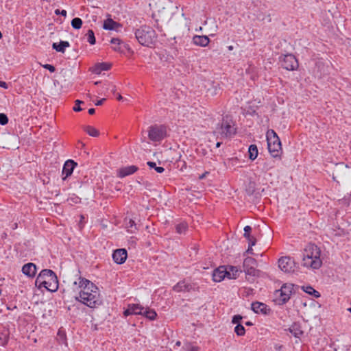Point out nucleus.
Returning a JSON list of instances; mask_svg holds the SVG:
<instances>
[{
	"label": "nucleus",
	"mask_w": 351,
	"mask_h": 351,
	"mask_svg": "<svg viewBox=\"0 0 351 351\" xmlns=\"http://www.w3.org/2000/svg\"><path fill=\"white\" fill-rule=\"evenodd\" d=\"M80 221L79 222V226L80 228H82L84 226L83 219H84V217L83 215L80 216Z\"/></svg>",
	"instance_id": "46"
},
{
	"label": "nucleus",
	"mask_w": 351,
	"mask_h": 351,
	"mask_svg": "<svg viewBox=\"0 0 351 351\" xmlns=\"http://www.w3.org/2000/svg\"><path fill=\"white\" fill-rule=\"evenodd\" d=\"M112 92L113 93H115V92H116V86H113V88H112Z\"/></svg>",
	"instance_id": "54"
},
{
	"label": "nucleus",
	"mask_w": 351,
	"mask_h": 351,
	"mask_svg": "<svg viewBox=\"0 0 351 351\" xmlns=\"http://www.w3.org/2000/svg\"><path fill=\"white\" fill-rule=\"evenodd\" d=\"M86 36H87V41L90 44V45H94L95 44V42H96V40H95V34H94V32L92 30V29H89L88 30Z\"/></svg>",
	"instance_id": "35"
},
{
	"label": "nucleus",
	"mask_w": 351,
	"mask_h": 351,
	"mask_svg": "<svg viewBox=\"0 0 351 351\" xmlns=\"http://www.w3.org/2000/svg\"><path fill=\"white\" fill-rule=\"evenodd\" d=\"M320 255L319 247L315 244L308 243L304 250L302 265L313 269H319L322 265Z\"/></svg>",
	"instance_id": "1"
},
{
	"label": "nucleus",
	"mask_w": 351,
	"mask_h": 351,
	"mask_svg": "<svg viewBox=\"0 0 351 351\" xmlns=\"http://www.w3.org/2000/svg\"><path fill=\"white\" fill-rule=\"evenodd\" d=\"M35 285L38 289L44 287L49 291L55 292L58 289L57 276L51 269H43L37 276Z\"/></svg>",
	"instance_id": "2"
},
{
	"label": "nucleus",
	"mask_w": 351,
	"mask_h": 351,
	"mask_svg": "<svg viewBox=\"0 0 351 351\" xmlns=\"http://www.w3.org/2000/svg\"><path fill=\"white\" fill-rule=\"evenodd\" d=\"M110 43L114 45V47H113V49L114 51L123 52V51L121 50V45H123V43L120 39L113 38L111 39Z\"/></svg>",
	"instance_id": "30"
},
{
	"label": "nucleus",
	"mask_w": 351,
	"mask_h": 351,
	"mask_svg": "<svg viewBox=\"0 0 351 351\" xmlns=\"http://www.w3.org/2000/svg\"><path fill=\"white\" fill-rule=\"evenodd\" d=\"M127 256V251L123 248L117 249L114 250L112 254V258L114 261L117 264H123L125 263Z\"/></svg>",
	"instance_id": "15"
},
{
	"label": "nucleus",
	"mask_w": 351,
	"mask_h": 351,
	"mask_svg": "<svg viewBox=\"0 0 351 351\" xmlns=\"http://www.w3.org/2000/svg\"><path fill=\"white\" fill-rule=\"evenodd\" d=\"M0 87H2L5 89L8 88V84L5 82L0 81Z\"/></svg>",
	"instance_id": "47"
},
{
	"label": "nucleus",
	"mask_w": 351,
	"mask_h": 351,
	"mask_svg": "<svg viewBox=\"0 0 351 351\" xmlns=\"http://www.w3.org/2000/svg\"><path fill=\"white\" fill-rule=\"evenodd\" d=\"M105 100H106V99H105V98H103V99H100V100H98V101L95 103V105H96V106H101V105H102V104L104 103V101Z\"/></svg>",
	"instance_id": "48"
},
{
	"label": "nucleus",
	"mask_w": 351,
	"mask_h": 351,
	"mask_svg": "<svg viewBox=\"0 0 351 351\" xmlns=\"http://www.w3.org/2000/svg\"><path fill=\"white\" fill-rule=\"evenodd\" d=\"M188 225L186 222H182L176 226V232L178 234H182L185 233V232L187 230Z\"/></svg>",
	"instance_id": "34"
},
{
	"label": "nucleus",
	"mask_w": 351,
	"mask_h": 351,
	"mask_svg": "<svg viewBox=\"0 0 351 351\" xmlns=\"http://www.w3.org/2000/svg\"><path fill=\"white\" fill-rule=\"evenodd\" d=\"M302 288L304 292L309 295H313L316 298L320 297V293L311 286L302 287Z\"/></svg>",
	"instance_id": "29"
},
{
	"label": "nucleus",
	"mask_w": 351,
	"mask_h": 351,
	"mask_svg": "<svg viewBox=\"0 0 351 351\" xmlns=\"http://www.w3.org/2000/svg\"><path fill=\"white\" fill-rule=\"evenodd\" d=\"M79 282L75 281L73 284L75 285H78V287L82 289L80 291L87 292V293H93L95 291H99L98 287L90 280L82 278L81 276L78 278Z\"/></svg>",
	"instance_id": "12"
},
{
	"label": "nucleus",
	"mask_w": 351,
	"mask_h": 351,
	"mask_svg": "<svg viewBox=\"0 0 351 351\" xmlns=\"http://www.w3.org/2000/svg\"><path fill=\"white\" fill-rule=\"evenodd\" d=\"M117 99L121 101L123 99V97L120 95V94H118L117 95Z\"/></svg>",
	"instance_id": "53"
},
{
	"label": "nucleus",
	"mask_w": 351,
	"mask_h": 351,
	"mask_svg": "<svg viewBox=\"0 0 351 351\" xmlns=\"http://www.w3.org/2000/svg\"><path fill=\"white\" fill-rule=\"evenodd\" d=\"M121 27V25L114 21L112 19H108L104 21L103 28L106 30H113Z\"/></svg>",
	"instance_id": "23"
},
{
	"label": "nucleus",
	"mask_w": 351,
	"mask_h": 351,
	"mask_svg": "<svg viewBox=\"0 0 351 351\" xmlns=\"http://www.w3.org/2000/svg\"><path fill=\"white\" fill-rule=\"evenodd\" d=\"M43 67L45 69L49 70L51 73L54 72L56 70L55 67L53 65L49 64H46L43 65Z\"/></svg>",
	"instance_id": "43"
},
{
	"label": "nucleus",
	"mask_w": 351,
	"mask_h": 351,
	"mask_svg": "<svg viewBox=\"0 0 351 351\" xmlns=\"http://www.w3.org/2000/svg\"><path fill=\"white\" fill-rule=\"evenodd\" d=\"M75 102V106L73 107V110H74L75 112H80V111L82 110V108L80 107V105L81 104H82V103H83V101H81V100L77 99V100H76Z\"/></svg>",
	"instance_id": "41"
},
{
	"label": "nucleus",
	"mask_w": 351,
	"mask_h": 351,
	"mask_svg": "<svg viewBox=\"0 0 351 351\" xmlns=\"http://www.w3.org/2000/svg\"><path fill=\"white\" fill-rule=\"evenodd\" d=\"M256 243V240H252L251 243H249L248 248L246 250V253L254 254L252 246L255 245Z\"/></svg>",
	"instance_id": "42"
},
{
	"label": "nucleus",
	"mask_w": 351,
	"mask_h": 351,
	"mask_svg": "<svg viewBox=\"0 0 351 351\" xmlns=\"http://www.w3.org/2000/svg\"><path fill=\"white\" fill-rule=\"evenodd\" d=\"M77 165V162H75L73 160H68L65 162L63 169H62V175L64 177L62 178V180H66V178L70 176L73 171L74 168Z\"/></svg>",
	"instance_id": "14"
},
{
	"label": "nucleus",
	"mask_w": 351,
	"mask_h": 351,
	"mask_svg": "<svg viewBox=\"0 0 351 351\" xmlns=\"http://www.w3.org/2000/svg\"><path fill=\"white\" fill-rule=\"evenodd\" d=\"M257 266L256 260L252 257H247L243 261V269L246 275L256 276L259 271L256 269Z\"/></svg>",
	"instance_id": "10"
},
{
	"label": "nucleus",
	"mask_w": 351,
	"mask_h": 351,
	"mask_svg": "<svg viewBox=\"0 0 351 351\" xmlns=\"http://www.w3.org/2000/svg\"><path fill=\"white\" fill-rule=\"evenodd\" d=\"M138 170V167L135 165H130L121 167L118 170V176L120 178H124L135 173Z\"/></svg>",
	"instance_id": "18"
},
{
	"label": "nucleus",
	"mask_w": 351,
	"mask_h": 351,
	"mask_svg": "<svg viewBox=\"0 0 351 351\" xmlns=\"http://www.w3.org/2000/svg\"><path fill=\"white\" fill-rule=\"evenodd\" d=\"M143 310L144 307L138 304H129L127 309L123 312V314L125 316L130 315H141Z\"/></svg>",
	"instance_id": "16"
},
{
	"label": "nucleus",
	"mask_w": 351,
	"mask_h": 351,
	"mask_svg": "<svg viewBox=\"0 0 351 351\" xmlns=\"http://www.w3.org/2000/svg\"><path fill=\"white\" fill-rule=\"evenodd\" d=\"M84 130L88 135L91 136L97 137L99 135V132L93 126H84Z\"/></svg>",
	"instance_id": "28"
},
{
	"label": "nucleus",
	"mask_w": 351,
	"mask_h": 351,
	"mask_svg": "<svg viewBox=\"0 0 351 351\" xmlns=\"http://www.w3.org/2000/svg\"><path fill=\"white\" fill-rule=\"evenodd\" d=\"M280 59L282 67L288 71H293L298 66V60L292 54L285 55Z\"/></svg>",
	"instance_id": "11"
},
{
	"label": "nucleus",
	"mask_w": 351,
	"mask_h": 351,
	"mask_svg": "<svg viewBox=\"0 0 351 351\" xmlns=\"http://www.w3.org/2000/svg\"><path fill=\"white\" fill-rule=\"evenodd\" d=\"M252 230V228L250 226H246L244 228V237L247 239L249 243L252 242V240H256L254 237L251 236L250 232Z\"/></svg>",
	"instance_id": "32"
},
{
	"label": "nucleus",
	"mask_w": 351,
	"mask_h": 351,
	"mask_svg": "<svg viewBox=\"0 0 351 351\" xmlns=\"http://www.w3.org/2000/svg\"><path fill=\"white\" fill-rule=\"evenodd\" d=\"M17 226H17V223H15L14 224L13 229H16V228H17Z\"/></svg>",
	"instance_id": "58"
},
{
	"label": "nucleus",
	"mask_w": 351,
	"mask_h": 351,
	"mask_svg": "<svg viewBox=\"0 0 351 351\" xmlns=\"http://www.w3.org/2000/svg\"><path fill=\"white\" fill-rule=\"evenodd\" d=\"M125 225L128 232L132 233L134 232L135 230H136V223L134 221H133L132 219H129V221L126 222Z\"/></svg>",
	"instance_id": "36"
},
{
	"label": "nucleus",
	"mask_w": 351,
	"mask_h": 351,
	"mask_svg": "<svg viewBox=\"0 0 351 351\" xmlns=\"http://www.w3.org/2000/svg\"><path fill=\"white\" fill-rule=\"evenodd\" d=\"M208 172H207V171H206V172H205L204 173H203L202 175H201V176L199 177V178L200 180H202L203 178H204L206 177V174H208Z\"/></svg>",
	"instance_id": "52"
},
{
	"label": "nucleus",
	"mask_w": 351,
	"mask_h": 351,
	"mask_svg": "<svg viewBox=\"0 0 351 351\" xmlns=\"http://www.w3.org/2000/svg\"><path fill=\"white\" fill-rule=\"evenodd\" d=\"M166 128L164 125H152L149 128L148 137L152 141L158 142L166 136Z\"/></svg>",
	"instance_id": "9"
},
{
	"label": "nucleus",
	"mask_w": 351,
	"mask_h": 351,
	"mask_svg": "<svg viewBox=\"0 0 351 351\" xmlns=\"http://www.w3.org/2000/svg\"><path fill=\"white\" fill-rule=\"evenodd\" d=\"M293 285L285 284L281 289L276 291V300L279 304H284L289 301L291 294L293 293Z\"/></svg>",
	"instance_id": "8"
},
{
	"label": "nucleus",
	"mask_w": 351,
	"mask_h": 351,
	"mask_svg": "<svg viewBox=\"0 0 351 351\" xmlns=\"http://www.w3.org/2000/svg\"><path fill=\"white\" fill-rule=\"evenodd\" d=\"M242 319V317L239 315H234L233 317H232V322L233 324H237L240 322V320Z\"/></svg>",
	"instance_id": "44"
},
{
	"label": "nucleus",
	"mask_w": 351,
	"mask_h": 351,
	"mask_svg": "<svg viewBox=\"0 0 351 351\" xmlns=\"http://www.w3.org/2000/svg\"><path fill=\"white\" fill-rule=\"evenodd\" d=\"M182 348L185 351H199V350L197 346H194L189 342L184 343Z\"/></svg>",
	"instance_id": "38"
},
{
	"label": "nucleus",
	"mask_w": 351,
	"mask_h": 351,
	"mask_svg": "<svg viewBox=\"0 0 351 351\" xmlns=\"http://www.w3.org/2000/svg\"><path fill=\"white\" fill-rule=\"evenodd\" d=\"M147 165L150 168H154L158 173H162L165 171V169L162 167H157L156 162L149 161L147 162Z\"/></svg>",
	"instance_id": "39"
},
{
	"label": "nucleus",
	"mask_w": 351,
	"mask_h": 351,
	"mask_svg": "<svg viewBox=\"0 0 351 351\" xmlns=\"http://www.w3.org/2000/svg\"><path fill=\"white\" fill-rule=\"evenodd\" d=\"M234 332L238 336H243L245 333V330L243 325L238 324L234 328Z\"/></svg>",
	"instance_id": "37"
},
{
	"label": "nucleus",
	"mask_w": 351,
	"mask_h": 351,
	"mask_svg": "<svg viewBox=\"0 0 351 351\" xmlns=\"http://www.w3.org/2000/svg\"><path fill=\"white\" fill-rule=\"evenodd\" d=\"M173 289L176 292H190L195 290V287L185 281H180L178 282L173 287Z\"/></svg>",
	"instance_id": "17"
},
{
	"label": "nucleus",
	"mask_w": 351,
	"mask_h": 351,
	"mask_svg": "<svg viewBox=\"0 0 351 351\" xmlns=\"http://www.w3.org/2000/svg\"><path fill=\"white\" fill-rule=\"evenodd\" d=\"M8 122V118L6 114L0 113V124L4 125Z\"/></svg>",
	"instance_id": "40"
},
{
	"label": "nucleus",
	"mask_w": 351,
	"mask_h": 351,
	"mask_svg": "<svg viewBox=\"0 0 351 351\" xmlns=\"http://www.w3.org/2000/svg\"><path fill=\"white\" fill-rule=\"evenodd\" d=\"M249 158L252 160H254L258 156V148L256 145H251L248 149Z\"/></svg>",
	"instance_id": "27"
},
{
	"label": "nucleus",
	"mask_w": 351,
	"mask_h": 351,
	"mask_svg": "<svg viewBox=\"0 0 351 351\" xmlns=\"http://www.w3.org/2000/svg\"><path fill=\"white\" fill-rule=\"evenodd\" d=\"M55 14L56 15H62L63 16H66V11L65 10H60L58 9L56 10H55Z\"/></svg>",
	"instance_id": "45"
},
{
	"label": "nucleus",
	"mask_w": 351,
	"mask_h": 351,
	"mask_svg": "<svg viewBox=\"0 0 351 351\" xmlns=\"http://www.w3.org/2000/svg\"><path fill=\"white\" fill-rule=\"evenodd\" d=\"M268 150L274 158L280 157L282 153L281 142L274 130H269L266 134Z\"/></svg>",
	"instance_id": "4"
},
{
	"label": "nucleus",
	"mask_w": 351,
	"mask_h": 351,
	"mask_svg": "<svg viewBox=\"0 0 351 351\" xmlns=\"http://www.w3.org/2000/svg\"><path fill=\"white\" fill-rule=\"evenodd\" d=\"M2 38V34L1 32H0V39Z\"/></svg>",
	"instance_id": "61"
},
{
	"label": "nucleus",
	"mask_w": 351,
	"mask_h": 351,
	"mask_svg": "<svg viewBox=\"0 0 351 351\" xmlns=\"http://www.w3.org/2000/svg\"><path fill=\"white\" fill-rule=\"evenodd\" d=\"M237 130L232 121L223 119L221 123H219L216 128L215 133L221 135V138H230L234 135Z\"/></svg>",
	"instance_id": "6"
},
{
	"label": "nucleus",
	"mask_w": 351,
	"mask_h": 351,
	"mask_svg": "<svg viewBox=\"0 0 351 351\" xmlns=\"http://www.w3.org/2000/svg\"><path fill=\"white\" fill-rule=\"evenodd\" d=\"M95 110L94 108H90L88 110V113L90 114H95Z\"/></svg>",
	"instance_id": "51"
},
{
	"label": "nucleus",
	"mask_w": 351,
	"mask_h": 351,
	"mask_svg": "<svg viewBox=\"0 0 351 351\" xmlns=\"http://www.w3.org/2000/svg\"><path fill=\"white\" fill-rule=\"evenodd\" d=\"M69 46L70 44L68 41H60L58 44L54 43L52 45V47L53 49L62 53H64L66 48L69 47Z\"/></svg>",
	"instance_id": "24"
},
{
	"label": "nucleus",
	"mask_w": 351,
	"mask_h": 351,
	"mask_svg": "<svg viewBox=\"0 0 351 351\" xmlns=\"http://www.w3.org/2000/svg\"><path fill=\"white\" fill-rule=\"evenodd\" d=\"M289 331L295 337H300L303 334V331L296 324H293L289 328Z\"/></svg>",
	"instance_id": "26"
},
{
	"label": "nucleus",
	"mask_w": 351,
	"mask_h": 351,
	"mask_svg": "<svg viewBox=\"0 0 351 351\" xmlns=\"http://www.w3.org/2000/svg\"><path fill=\"white\" fill-rule=\"evenodd\" d=\"M82 20L80 18L75 17L71 21V26L75 29H80L82 25Z\"/></svg>",
	"instance_id": "33"
},
{
	"label": "nucleus",
	"mask_w": 351,
	"mask_h": 351,
	"mask_svg": "<svg viewBox=\"0 0 351 351\" xmlns=\"http://www.w3.org/2000/svg\"><path fill=\"white\" fill-rule=\"evenodd\" d=\"M110 67L111 64L107 62L97 63L91 69V71L93 73L100 74L101 71H108Z\"/></svg>",
	"instance_id": "21"
},
{
	"label": "nucleus",
	"mask_w": 351,
	"mask_h": 351,
	"mask_svg": "<svg viewBox=\"0 0 351 351\" xmlns=\"http://www.w3.org/2000/svg\"><path fill=\"white\" fill-rule=\"evenodd\" d=\"M181 345V342L180 341H176V346H180Z\"/></svg>",
	"instance_id": "57"
},
{
	"label": "nucleus",
	"mask_w": 351,
	"mask_h": 351,
	"mask_svg": "<svg viewBox=\"0 0 351 351\" xmlns=\"http://www.w3.org/2000/svg\"><path fill=\"white\" fill-rule=\"evenodd\" d=\"M75 298L77 300L90 308H96L101 304L99 291H95V292L90 293L80 291L79 297H76Z\"/></svg>",
	"instance_id": "5"
},
{
	"label": "nucleus",
	"mask_w": 351,
	"mask_h": 351,
	"mask_svg": "<svg viewBox=\"0 0 351 351\" xmlns=\"http://www.w3.org/2000/svg\"><path fill=\"white\" fill-rule=\"evenodd\" d=\"M252 309L256 313H263L265 315L267 314V311H269L265 304L259 302H252Z\"/></svg>",
	"instance_id": "20"
},
{
	"label": "nucleus",
	"mask_w": 351,
	"mask_h": 351,
	"mask_svg": "<svg viewBox=\"0 0 351 351\" xmlns=\"http://www.w3.org/2000/svg\"><path fill=\"white\" fill-rule=\"evenodd\" d=\"M227 269L228 271H230V275H227V278L229 279H236L238 276V269L234 266H230Z\"/></svg>",
	"instance_id": "31"
},
{
	"label": "nucleus",
	"mask_w": 351,
	"mask_h": 351,
	"mask_svg": "<svg viewBox=\"0 0 351 351\" xmlns=\"http://www.w3.org/2000/svg\"><path fill=\"white\" fill-rule=\"evenodd\" d=\"M135 36L138 43L146 47H150L156 39L155 30L149 26H141L135 32Z\"/></svg>",
	"instance_id": "3"
},
{
	"label": "nucleus",
	"mask_w": 351,
	"mask_h": 351,
	"mask_svg": "<svg viewBox=\"0 0 351 351\" xmlns=\"http://www.w3.org/2000/svg\"><path fill=\"white\" fill-rule=\"evenodd\" d=\"M193 42L196 45L206 47L208 45L210 40L206 36H195L193 38Z\"/></svg>",
	"instance_id": "22"
},
{
	"label": "nucleus",
	"mask_w": 351,
	"mask_h": 351,
	"mask_svg": "<svg viewBox=\"0 0 351 351\" xmlns=\"http://www.w3.org/2000/svg\"><path fill=\"white\" fill-rule=\"evenodd\" d=\"M221 145V142H217V144H216V147H219Z\"/></svg>",
	"instance_id": "55"
},
{
	"label": "nucleus",
	"mask_w": 351,
	"mask_h": 351,
	"mask_svg": "<svg viewBox=\"0 0 351 351\" xmlns=\"http://www.w3.org/2000/svg\"><path fill=\"white\" fill-rule=\"evenodd\" d=\"M141 315H144L150 320H154L157 317V313H156V311L153 309L149 308H144V310L143 311V313Z\"/></svg>",
	"instance_id": "25"
},
{
	"label": "nucleus",
	"mask_w": 351,
	"mask_h": 351,
	"mask_svg": "<svg viewBox=\"0 0 351 351\" xmlns=\"http://www.w3.org/2000/svg\"><path fill=\"white\" fill-rule=\"evenodd\" d=\"M282 347V346L276 345L274 348L276 351H280Z\"/></svg>",
	"instance_id": "50"
},
{
	"label": "nucleus",
	"mask_w": 351,
	"mask_h": 351,
	"mask_svg": "<svg viewBox=\"0 0 351 351\" xmlns=\"http://www.w3.org/2000/svg\"><path fill=\"white\" fill-rule=\"evenodd\" d=\"M99 83H100V82H99V81H98V82H95V85H97V84H99Z\"/></svg>",
	"instance_id": "60"
},
{
	"label": "nucleus",
	"mask_w": 351,
	"mask_h": 351,
	"mask_svg": "<svg viewBox=\"0 0 351 351\" xmlns=\"http://www.w3.org/2000/svg\"><path fill=\"white\" fill-rule=\"evenodd\" d=\"M230 275V271H228L227 267L225 266H220L215 269L213 274V279L215 282H221L227 275Z\"/></svg>",
	"instance_id": "13"
},
{
	"label": "nucleus",
	"mask_w": 351,
	"mask_h": 351,
	"mask_svg": "<svg viewBox=\"0 0 351 351\" xmlns=\"http://www.w3.org/2000/svg\"><path fill=\"white\" fill-rule=\"evenodd\" d=\"M23 274L29 277H34L36 273V266L32 263L25 264L22 267Z\"/></svg>",
	"instance_id": "19"
},
{
	"label": "nucleus",
	"mask_w": 351,
	"mask_h": 351,
	"mask_svg": "<svg viewBox=\"0 0 351 351\" xmlns=\"http://www.w3.org/2000/svg\"><path fill=\"white\" fill-rule=\"evenodd\" d=\"M245 325H247V326H252V323L251 322H247L245 323Z\"/></svg>",
	"instance_id": "56"
},
{
	"label": "nucleus",
	"mask_w": 351,
	"mask_h": 351,
	"mask_svg": "<svg viewBox=\"0 0 351 351\" xmlns=\"http://www.w3.org/2000/svg\"><path fill=\"white\" fill-rule=\"evenodd\" d=\"M278 267L282 271L288 274H295L299 269L295 261L290 256H283L279 258Z\"/></svg>",
	"instance_id": "7"
},
{
	"label": "nucleus",
	"mask_w": 351,
	"mask_h": 351,
	"mask_svg": "<svg viewBox=\"0 0 351 351\" xmlns=\"http://www.w3.org/2000/svg\"><path fill=\"white\" fill-rule=\"evenodd\" d=\"M37 206L39 208V209H46L45 206H43V204L42 202H39Z\"/></svg>",
	"instance_id": "49"
},
{
	"label": "nucleus",
	"mask_w": 351,
	"mask_h": 351,
	"mask_svg": "<svg viewBox=\"0 0 351 351\" xmlns=\"http://www.w3.org/2000/svg\"><path fill=\"white\" fill-rule=\"evenodd\" d=\"M72 200H74L75 199H71ZM75 204H77L79 202L78 201H73Z\"/></svg>",
	"instance_id": "59"
}]
</instances>
